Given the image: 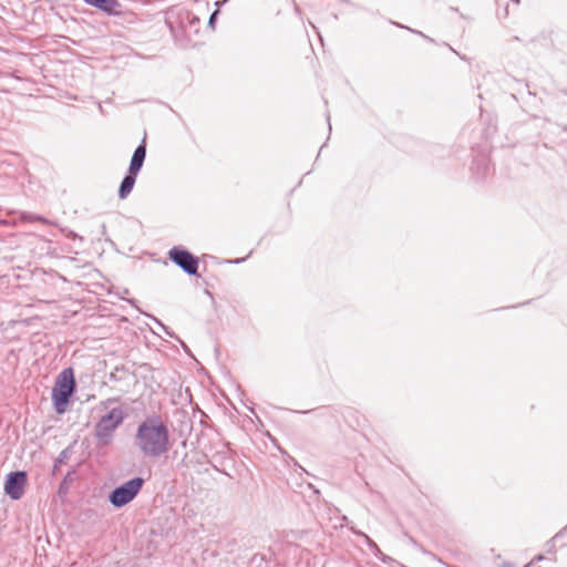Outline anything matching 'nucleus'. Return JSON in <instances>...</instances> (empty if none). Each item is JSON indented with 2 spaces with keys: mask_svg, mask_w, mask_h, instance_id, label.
Wrapping results in <instances>:
<instances>
[{
  "mask_svg": "<svg viewBox=\"0 0 567 567\" xmlns=\"http://www.w3.org/2000/svg\"><path fill=\"white\" fill-rule=\"evenodd\" d=\"M135 444L146 457H158L169 450V431L159 416H151L138 424Z\"/></svg>",
  "mask_w": 567,
  "mask_h": 567,
  "instance_id": "f257e3e1",
  "label": "nucleus"
},
{
  "mask_svg": "<svg viewBox=\"0 0 567 567\" xmlns=\"http://www.w3.org/2000/svg\"><path fill=\"white\" fill-rule=\"evenodd\" d=\"M74 391L75 380L73 370L66 368L58 375L55 386L52 390V401L56 413L62 414L65 412L66 405Z\"/></svg>",
  "mask_w": 567,
  "mask_h": 567,
  "instance_id": "f03ea898",
  "label": "nucleus"
},
{
  "mask_svg": "<svg viewBox=\"0 0 567 567\" xmlns=\"http://www.w3.org/2000/svg\"><path fill=\"white\" fill-rule=\"evenodd\" d=\"M124 419V410L122 408H113L96 423L94 429L96 439L104 445L110 444L113 440L114 432L123 423Z\"/></svg>",
  "mask_w": 567,
  "mask_h": 567,
  "instance_id": "7ed1b4c3",
  "label": "nucleus"
},
{
  "mask_svg": "<svg viewBox=\"0 0 567 567\" xmlns=\"http://www.w3.org/2000/svg\"><path fill=\"white\" fill-rule=\"evenodd\" d=\"M144 478L134 477L122 485L115 487L109 494V502L115 508H121L132 502L144 486Z\"/></svg>",
  "mask_w": 567,
  "mask_h": 567,
  "instance_id": "20e7f679",
  "label": "nucleus"
},
{
  "mask_svg": "<svg viewBox=\"0 0 567 567\" xmlns=\"http://www.w3.org/2000/svg\"><path fill=\"white\" fill-rule=\"evenodd\" d=\"M168 258L188 276H198L199 260L182 246H174L168 251Z\"/></svg>",
  "mask_w": 567,
  "mask_h": 567,
  "instance_id": "39448f33",
  "label": "nucleus"
},
{
  "mask_svg": "<svg viewBox=\"0 0 567 567\" xmlns=\"http://www.w3.org/2000/svg\"><path fill=\"white\" fill-rule=\"evenodd\" d=\"M27 480L28 475L24 471L9 473L4 482L6 494L13 501L20 499L23 496Z\"/></svg>",
  "mask_w": 567,
  "mask_h": 567,
  "instance_id": "423d86ee",
  "label": "nucleus"
},
{
  "mask_svg": "<svg viewBox=\"0 0 567 567\" xmlns=\"http://www.w3.org/2000/svg\"><path fill=\"white\" fill-rule=\"evenodd\" d=\"M146 157V145L145 141H142V143L135 148L130 166L128 172L132 173V175H137L143 167L144 161Z\"/></svg>",
  "mask_w": 567,
  "mask_h": 567,
  "instance_id": "0eeeda50",
  "label": "nucleus"
},
{
  "mask_svg": "<svg viewBox=\"0 0 567 567\" xmlns=\"http://www.w3.org/2000/svg\"><path fill=\"white\" fill-rule=\"evenodd\" d=\"M86 4L97 8L99 10L113 14L116 12V8L120 7L117 0H83Z\"/></svg>",
  "mask_w": 567,
  "mask_h": 567,
  "instance_id": "6e6552de",
  "label": "nucleus"
},
{
  "mask_svg": "<svg viewBox=\"0 0 567 567\" xmlns=\"http://www.w3.org/2000/svg\"><path fill=\"white\" fill-rule=\"evenodd\" d=\"M471 169H472L473 174L476 176V178H478V179L485 178L489 174V171H491L488 158L485 156H481V157L476 158L473 162Z\"/></svg>",
  "mask_w": 567,
  "mask_h": 567,
  "instance_id": "1a4fd4ad",
  "label": "nucleus"
},
{
  "mask_svg": "<svg viewBox=\"0 0 567 567\" xmlns=\"http://www.w3.org/2000/svg\"><path fill=\"white\" fill-rule=\"evenodd\" d=\"M137 175H132L127 171V174L124 176V178L121 182L120 188H118V197L121 199H125L132 192L135 182H136Z\"/></svg>",
  "mask_w": 567,
  "mask_h": 567,
  "instance_id": "9d476101",
  "label": "nucleus"
},
{
  "mask_svg": "<svg viewBox=\"0 0 567 567\" xmlns=\"http://www.w3.org/2000/svg\"><path fill=\"white\" fill-rule=\"evenodd\" d=\"M358 535L362 536L367 543V545L370 547V549L374 553V555L377 557H379L383 563H388L389 560H391V558L389 556H385L381 550L380 548L378 547V545L364 533L362 532H355Z\"/></svg>",
  "mask_w": 567,
  "mask_h": 567,
  "instance_id": "9b49d317",
  "label": "nucleus"
},
{
  "mask_svg": "<svg viewBox=\"0 0 567 567\" xmlns=\"http://www.w3.org/2000/svg\"><path fill=\"white\" fill-rule=\"evenodd\" d=\"M165 22H166L167 27L169 28V31H171L172 35L176 38L177 37V29L174 27V23L171 21L169 18H167Z\"/></svg>",
  "mask_w": 567,
  "mask_h": 567,
  "instance_id": "f8f14e48",
  "label": "nucleus"
},
{
  "mask_svg": "<svg viewBox=\"0 0 567 567\" xmlns=\"http://www.w3.org/2000/svg\"><path fill=\"white\" fill-rule=\"evenodd\" d=\"M38 215H34V214H30V213H23L21 215V218L25 221H37V219H34V217H37Z\"/></svg>",
  "mask_w": 567,
  "mask_h": 567,
  "instance_id": "ddd939ff",
  "label": "nucleus"
},
{
  "mask_svg": "<svg viewBox=\"0 0 567 567\" xmlns=\"http://www.w3.org/2000/svg\"><path fill=\"white\" fill-rule=\"evenodd\" d=\"M155 321L157 322V324L164 330V332L169 336V337H174V333L171 332L168 330V328L166 326H164L159 320L155 319Z\"/></svg>",
  "mask_w": 567,
  "mask_h": 567,
  "instance_id": "4468645a",
  "label": "nucleus"
},
{
  "mask_svg": "<svg viewBox=\"0 0 567 567\" xmlns=\"http://www.w3.org/2000/svg\"><path fill=\"white\" fill-rule=\"evenodd\" d=\"M34 219H37V221H41V223L47 224V225H53V223H52V221H50L49 219H47V218H44V217H42V216H40V215H38L37 217H34Z\"/></svg>",
  "mask_w": 567,
  "mask_h": 567,
  "instance_id": "2eb2a0df",
  "label": "nucleus"
},
{
  "mask_svg": "<svg viewBox=\"0 0 567 567\" xmlns=\"http://www.w3.org/2000/svg\"><path fill=\"white\" fill-rule=\"evenodd\" d=\"M116 401H117V399H116V398H110V399H107V400H105V401H102V402H101V405H102V406H104V408H107V406H109V404H111V403H113V402H116Z\"/></svg>",
  "mask_w": 567,
  "mask_h": 567,
  "instance_id": "dca6fc26",
  "label": "nucleus"
},
{
  "mask_svg": "<svg viewBox=\"0 0 567 567\" xmlns=\"http://www.w3.org/2000/svg\"><path fill=\"white\" fill-rule=\"evenodd\" d=\"M217 14H218V10L214 11V12L210 14V17H209V21H208V24H209L210 27H213V25H214V23H215V19H216V17H217Z\"/></svg>",
  "mask_w": 567,
  "mask_h": 567,
  "instance_id": "f3484780",
  "label": "nucleus"
},
{
  "mask_svg": "<svg viewBox=\"0 0 567 567\" xmlns=\"http://www.w3.org/2000/svg\"><path fill=\"white\" fill-rule=\"evenodd\" d=\"M410 31L414 32V33H417L420 34L421 37H423L424 39H426L427 41H431L433 42V39L429 38L427 35L423 34L422 31H414L412 29H409Z\"/></svg>",
  "mask_w": 567,
  "mask_h": 567,
  "instance_id": "a211bd4d",
  "label": "nucleus"
},
{
  "mask_svg": "<svg viewBox=\"0 0 567 567\" xmlns=\"http://www.w3.org/2000/svg\"><path fill=\"white\" fill-rule=\"evenodd\" d=\"M243 260H244V259H236V260H234L233 262H234V264H239V262H241Z\"/></svg>",
  "mask_w": 567,
  "mask_h": 567,
  "instance_id": "6ab92c4d",
  "label": "nucleus"
},
{
  "mask_svg": "<svg viewBox=\"0 0 567 567\" xmlns=\"http://www.w3.org/2000/svg\"><path fill=\"white\" fill-rule=\"evenodd\" d=\"M227 0H224V2H226Z\"/></svg>",
  "mask_w": 567,
  "mask_h": 567,
  "instance_id": "aec40b11",
  "label": "nucleus"
}]
</instances>
